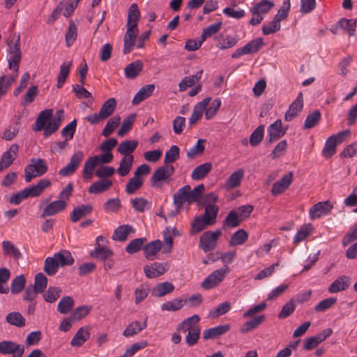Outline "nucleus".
Wrapping results in <instances>:
<instances>
[{
  "label": "nucleus",
  "instance_id": "nucleus-1",
  "mask_svg": "<svg viewBox=\"0 0 357 357\" xmlns=\"http://www.w3.org/2000/svg\"><path fill=\"white\" fill-rule=\"evenodd\" d=\"M52 113V109H45L40 112L36 120L33 130L35 132L43 130V135L45 137H48L54 133L61 126L63 111H58L56 116L51 119Z\"/></svg>",
  "mask_w": 357,
  "mask_h": 357
},
{
  "label": "nucleus",
  "instance_id": "nucleus-2",
  "mask_svg": "<svg viewBox=\"0 0 357 357\" xmlns=\"http://www.w3.org/2000/svg\"><path fill=\"white\" fill-rule=\"evenodd\" d=\"M204 190V184L197 185L193 190H191L189 185H184L174 195V204L177 208H180L185 202L189 204L195 203L199 199Z\"/></svg>",
  "mask_w": 357,
  "mask_h": 357
},
{
  "label": "nucleus",
  "instance_id": "nucleus-3",
  "mask_svg": "<svg viewBox=\"0 0 357 357\" xmlns=\"http://www.w3.org/2000/svg\"><path fill=\"white\" fill-rule=\"evenodd\" d=\"M52 185L49 179L43 178L38 181L36 185L28 187L20 192L14 194L10 197V202L15 205L19 204L22 200L31 197H36L40 196L44 190Z\"/></svg>",
  "mask_w": 357,
  "mask_h": 357
},
{
  "label": "nucleus",
  "instance_id": "nucleus-4",
  "mask_svg": "<svg viewBox=\"0 0 357 357\" xmlns=\"http://www.w3.org/2000/svg\"><path fill=\"white\" fill-rule=\"evenodd\" d=\"M116 104L115 98H109L102 104L98 113L88 115L85 119L92 125L98 124L112 115L116 109Z\"/></svg>",
  "mask_w": 357,
  "mask_h": 357
},
{
  "label": "nucleus",
  "instance_id": "nucleus-5",
  "mask_svg": "<svg viewBox=\"0 0 357 357\" xmlns=\"http://www.w3.org/2000/svg\"><path fill=\"white\" fill-rule=\"evenodd\" d=\"M174 171V167L172 165H164L158 167L150 178L152 186L158 188H161L163 183H169L172 181Z\"/></svg>",
  "mask_w": 357,
  "mask_h": 357
},
{
  "label": "nucleus",
  "instance_id": "nucleus-6",
  "mask_svg": "<svg viewBox=\"0 0 357 357\" xmlns=\"http://www.w3.org/2000/svg\"><path fill=\"white\" fill-rule=\"evenodd\" d=\"M230 272V268L228 266L215 270L209 274L202 282L201 286L205 289H211L219 285Z\"/></svg>",
  "mask_w": 357,
  "mask_h": 357
},
{
  "label": "nucleus",
  "instance_id": "nucleus-7",
  "mask_svg": "<svg viewBox=\"0 0 357 357\" xmlns=\"http://www.w3.org/2000/svg\"><path fill=\"white\" fill-rule=\"evenodd\" d=\"M47 166L43 159H32L31 163L28 165L24 169V179L29 183L33 178L40 176L47 172Z\"/></svg>",
  "mask_w": 357,
  "mask_h": 357
},
{
  "label": "nucleus",
  "instance_id": "nucleus-8",
  "mask_svg": "<svg viewBox=\"0 0 357 357\" xmlns=\"http://www.w3.org/2000/svg\"><path fill=\"white\" fill-rule=\"evenodd\" d=\"M221 235L222 231L219 229L215 231L204 232L199 237V248L204 252L215 250Z\"/></svg>",
  "mask_w": 357,
  "mask_h": 357
},
{
  "label": "nucleus",
  "instance_id": "nucleus-9",
  "mask_svg": "<svg viewBox=\"0 0 357 357\" xmlns=\"http://www.w3.org/2000/svg\"><path fill=\"white\" fill-rule=\"evenodd\" d=\"M264 42L261 38H257L248 43L243 47L237 49L232 54L231 58L237 59L244 54H254L257 52L263 46Z\"/></svg>",
  "mask_w": 357,
  "mask_h": 357
},
{
  "label": "nucleus",
  "instance_id": "nucleus-10",
  "mask_svg": "<svg viewBox=\"0 0 357 357\" xmlns=\"http://www.w3.org/2000/svg\"><path fill=\"white\" fill-rule=\"evenodd\" d=\"M24 346L13 341L4 340L0 342V354H12V357H22L24 353Z\"/></svg>",
  "mask_w": 357,
  "mask_h": 357
},
{
  "label": "nucleus",
  "instance_id": "nucleus-11",
  "mask_svg": "<svg viewBox=\"0 0 357 357\" xmlns=\"http://www.w3.org/2000/svg\"><path fill=\"white\" fill-rule=\"evenodd\" d=\"M287 132V128H282V123L280 119L276 120L268 128V136L266 141L268 144H272L283 137Z\"/></svg>",
  "mask_w": 357,
  "mask_h": 357
},
{
  "label": "nucleus",
  "instance_id": "nucleus-12",
  "mask_svg": "<svg viewBox=\"0 0 357 357\" xmlns=\"http://www.w3.org/2000/svg\"><path fill=\"white\" fill-rule=\"evenodd\" d=\"M333 208V205L330 201L318 202L310 208L309 211L310 218L311 220L319 218L328 214Z\"/></svg>",
  "mask_w": 357,
  "mask_h": 357
},
{
  "label": "nucleus",
  "instance_id": "nucleus-13",
  "mask_svg": "<svg viewBox=\"0 0 357 357\" xmlns=\"http://www.w3.org/2000/svg\"><path fill=\"white\" fill-rule=\"evenodd\" d=\"M168 270L166 263L154 262L144 267V272L148 278L159 277L166 273Z\"/></svg>",
  "mask_w": 357,
  "mask_h": 357
},
{
  "label": "nucleus",
  "instance_id": "nucleus-14",
  "mask_svg": "<svg viewBox=\"0 0 357 357\" xmlns=\"http://www.w3.org/2000/svg\"><path fill=\"white\" fill-rule=\"evenodd\" d=\"M19 146L17 144L10 145L9 149L2 155L0 160V171H3L11 165L17 156Z\"/></svg>",
  "mask_w": 357,
  "mask_h": 357
},
{
  "label": "nucleus",
  "instance_id": "nucleus-15",
  "mask_svg": "<svg viewBox=\"0 0 357 357\" xmlns=\"http://www.w3.org/2000/svg\"><path fill=\"white\" fill-rule=\"evenodd\" d=\"M293 176V173L289 172L275 182L272 187L271 194L273 196H277L284 192L292 183Z\"/></svg>",
  "mask_w": 357,
  "mask_h": 357
},
{
  "label": "nucleus",
  "instance_id": "nucleus-16",
  "mask_svg": "<svg viewBox=\"0 0 357 357\" xmlns=\"http://www.w3.org/2000/svg\"><path fill=\"white\" fill-rule=\"evenodd\" d=\"M231 326L229 324L219 325L215 327L210 328L203 332L202 337L204 340L216 339L229 331Z\"/></svg>",
  "mask_w": 357,
  "mask_h": 357
},
{
  "label": "nucleus",
  "instance_id": "nucleus-17",
  "mask_svg": "<svg viewBox=\"0 0 357 357\" xmlns=\"http://www.w3.org/2000/svg\"><path fill=\"white\" fill-rule=\"evenodd\" d=\"M66 202L64 200H56L50 202L44 208L40 217L45 218L47 216H52L56 215L66 208Z\"/></svg>",
  "mask_w": 357,
  "mask_h": 357
},
{
  "label": "nucleus",
  "instance_id": "nucleus-18",
  "mask_svg": "<svg viewBox=\"0 0 357 357\" xmlns=\"http://www.w3.org/2000/svg\"><path fill=\"white\" fill-rule=\"evenodd\" d=\"M163 244H162V250L163 253H170L173 246V236L178 234L176 228L167 227L163 231Z\"/></svg>",
  "mask_w": 357,
  "mask_h": 357
},
{
  "label": "nucleus",
  "instance_id": "nucleus-19",
  "mask_svg": "<svg viewBox=\"0 0 357 357\" xmlns=\"http://www.w3.org/2000/svg\"><path fill=\"white\" fill-rule=\"evenodd\" d=\"M350 284L351 278L346 275H342L330 284L328 290L331 294L337 293L346 290Z\"/></svg>",
  "mask_w": 357,
  "mask_h": 357
},
{
  "label": "nucleus",
  "instance_id": "nucleus-20",
  "mask_svg": "<svg viewBox=\"0 0 357 357\" xmlns=\"http://www.w3.org/2000/svg\"><path fill=\"white\" fill-rule=\"evenodd\" d=\"M147 327V319L143 322L134 321L130 323L123 331V335L126 337H132L137 335Z\"/></svg>",
  "mask_w": 357,
  "mask_h": 357
},
{
  "label": "nucleus",
  "instance_id": "nucleus-21",
  "mask_svg": "<svg viewBox=\"0 0 357 357\" xmlns=\"http://www.w3.org/2000/svg\"><path fill=\"white\" fill-rule=\"evenodd\" d=\"M127 28L128 29L123 39L124 48L123 52L125 54H129L132 50L138 32L137 28L129 26H127Z\"/></svg>",
  "mask_w": 357,
  "mask_h": 357
},
{
  "label": "nucleus",
  "instance_id": "nucleus-22",
  "mask_svg": "<svg viewBox=\"0 0 357 357\" xmlns=\"http://www.w3.org/2000/svg\"><path fill=\"white\" fill-rule=\"evenodd\" d=\"M210 100V98H204L195 106L191 116L189 119L190 125L196 123L197 121L201 119Z\"/></svg>",
  "mask_w": 357,
  "mask_h": 357
},
{
  "label": "nucleus",
  "instance_id": "nucleus-23",
  "mask_svg": "<svg viewBox=\"0 0 357 357\" xmlns=\"http://www.w3.org/2000/svg\"><path fill=\"white\" fill-rule=\"evenodd\" d=\"M161 248L162 242L160 240L153 241L144 246V257L149 260H153Z\"/></svg>",
  "mask_w": 357,
  "mask_h": 357
},
{
  "label": "nucleus",
  "instance_id": "nucleus-24",
  "mask_svg": "<svg viewBox=\"0 0 357 357\" xmlns=\"http://www.w3.org/2000/svg\"><path fill=\"white\" fill-rule=\"evenodd\" d=\"M91 336L88 327H81L73 336L70 344L73 347H80L86 342Z\"/></svg>",
  "mask_w": 357,
  "mask_h": 357
},
{
  "label": "nucleus",
  "instance_id": "nucleus-25",
  "mask_svg": "<svg viewBox=\"0 0 357 357\" xmlns=\"http://www.w3.org/2000/svg\"><path fill=\"white\" fill-rule=\"evenodd\" d=\"M135 230L130 225L119 226L114 232L112 239L118 241H125L130 234H135Z\"/></svg>",
  "mask_w": 357,
  "mask_h": 357
},
{
  "label": "nucleus",
  "instance_id": "nucleus-26",
  "mask_svg": "<svg viewBox=\"0 0 357 357\" xmlns=\"http://www.w3.org/2000/svg\"><path fill=\"white\" fill-rule=\"evenodd\" d=\"M93 207L90 204H83L75 208L70 215V220L73 222H77L81 218L91 213Z\"/></svg>",
  "mask_w": 357,
  "mask_h": 357
},
{
  "label": "nucleus",
  "instance_id": "nucleus-27",
  "mask_svg": "<svg viewBox=\"0 0 357 357\" xmlns=\"http://www.w3.org/2000/svg\"><path fill=\"white\" fill-rule=\"evenodd\" d=\"M199 321V316L198 314H193L181 322L177 326V331L185 333L188 331L194 330L195 328H200L197 326Z\"/></svg>",
  "mask_w": 357,
  "mask_h": 357
},
{
  "label": "nucleus",
  "instance_id": "nucleus-28",
  "mask_svg": "<svg viewBox=\"0 0 357 357\" xmlns=\"http://www.w3.org/2000/svg\"><path fill=\"white\" fill-rule=\"evenodd\" d=\"M154 89V84H147L142 87L133 98L132 100V105H138L142 101L150 97L152 95Z\"/></svg>",
  "mask_w": 357,
  "mask_h": 357
},
{
  "label": "nucleus",
  "instance_id": "nucleus-29",
  "mask_svg": "<svg viewBox=\"0 0 357 357\" xmlns=\"http://www.w3.org/2000/svg\"><path fill=\"white\" fill-rule=\"evenodd\" d=\"M98 162L99 157L98 155L90 157L85 162L82 171V176L84 180L89 181L91 179L93 171Z\"/></svg>",
  "mask_w": 357,
  "mask_h": 357
},
{
  "label": "nucleus",
  "instance_id": "nucleus-30",
  "mask_svg": "<svg viewBox=\"0 0 357 357\" xmlns=\"http://www.w3.org/2000/svg\"><path fill=\"white\" fill-rule=\"evenodd\" d=\"M61 267L71 266L74 264L75 259L70 251L61 250L53 255Z\"/></svg>",
  "mask_w": 357,
  "mask_h": 357
},
{
  "label": "nucleus",
  "instance_id": "nucleus-31",
  "mask_svg": "<svg viewBox=\"0 0 357 357\" xmlns=\"http://www.w3.org/2000/svg\"><path fill=\"white\" fill-rule=\"evenodd\" d=\"M143 69V63L137 60L129 63L125 68V75L128 79H135L137 77Z\"/></svg>",
  "mask_w": 357,
  "mask_h": 357
},
{
  "label": "nucleus",
  "instance_id": "nucleus-32",
  "mask_svg": "<svg viewBox=\"0 0 357 357\" xmlns=\"http://www.w3.org/2000/svg\"><path fill=\"white\" fill-rule=\"evenodd\" d=\"M174 289V286L169 282H163L158 284L152 289V294L156 297H162L172 293Z\"/></svg>",
  "mask_w": 357,
  "mask_h": 357
},
{
  "label": "nucleus",
  "instance_id": "nucleus-33",
  "mask_svg": "<svg viewBox=\"0 0 357 357\" xmlns=\"http://www.w3.org/2000/svg\"><path fill=\"white\" fill-rule=\"evenodd\" d=\"M212 169L211 162H205L197 166L192 172L191 178L194 181L204 178Z\"/></svg>",
  "mask_w": 357,
  "mask_h": 357
},
{
  "label": "nucleus",
  "instance_id": "nucleus-34",
  "mask_svg": "<svg viewBox=\"0 0 357 357\" xmlns=\"http://www.w3.org/2000/svg\"><path fill=\"white\" fill-rule=\"evenodd\" d=\"M218 211V206L209 204L205 206V211L202 217L208 222V225H213L216 221Z\"/></svg>",
  "mask_w": 357,
  "mask_h": 357
},
{
  "label": "nucleus",
  "instance_id": "nucleus-35",
  "mask_svg": "<svg viewBox=\"0 0 357 357\" xmlns=\"http://www.w3.org/2000/svg\"><path fill=\"white\" fill-rule=\"evenodd\" d=\"M134 162L133 155H127L123 157L119 163V167L117 169V173L121 176H126L129 174L132 169V166Z\"/></svg>",
  "mask_w": 357,
  "mask_h": 357
},
{
  "label": "nucleus",
  "instance_id": "nucleus-36",
  "mask_svg": "<svg viewBox=\"0 0 357 357\" xmlns=\"http://www.w3.org/2000/svg\"><path fill=\"white\" fill-rule=\"evenodd\" d=\"M244 176V170L243 169H238L233 172L225 183V186L227 189H233L238 187L241 182Z\"/></svg>",
  "mask_w": 357,
  "mask_h": 357
},
{
  "label": "nucleus",
  "instance_id": "nucleus-37",
  "mask_svg": "<svg viewBox=\"0 0 357 357\" xmlns=\"http://www.w3.org/2000/svg\"><path fill=\"white\" fill-rule=\"evenodd\" d=\"M138 145V142L136 140H126L123 141L119 145L117 151L123 157L127 155H132L131 153L136 149Z\"/></svg>",
  "mask_w": 357,
  "mask_h": 357
},
{
  "label": "nucleus",
  "instance_id": "nucleus-38",
  "mask_svg": "<svg viewBox=\"0 0 357 357\" xmlns=\"http://www.w3.org/2000/svg\"><path fill=\"white\" fill-rule=\"evenodd\" d=\"M140 12L138 6L132 3L128 10L127 26L137 28L139 20Z\"/></svg>",
  "mask_w": 357,
  "mask_h": 357
},
{
  "label": "nucleus",
  "instance_id": "nucleus-39",
  "mask_svg": "<svg viewBox=\"0 0 357 357\" xmlns=\"http://www.w3.org/2000/svg\"><path fill=\"white\" fill-rule=\"evenodd\" d=\"M203 71L197 72L194 75L185 77L179 83L178 87L180 91H185L188 87L193 86L197 82L202 78Z\"/></svg>",
  "mask_w": 357,
  "mask_h": 357
},
{
  "label": "nucleus",
  "instance_id": "nucleus-40",
  "mask_svg": "<svg viewBox=\"0 0 357 357\" xmlns=\"http://www.w3.org/2000/svg\"><path fill=\"white\" fill-rule=\"evenodd\" d=\"M17 74L15 75H6L0 77V100L6 94L13 83L15 81Z\"/></svg>",
  "mask_w": 357,
  "mask_h": 357
},
{
  "label": "nucleus",
  "instance_id": "nucleus-41",
  "mask_svg": "<svg viewBox=\"0 0 357 357\" xmlns=\"http://www.w3.org/2000/svg\"><path fill=\"white\" fill-rule=\"evenodd\" d=\"M274 6L273 2L268 0H262L250 9V12L253 15L256 14H266Z\"/></svg>",
  "mask_w": 357,
  "mask_h": 357
},
{
  "label": "nucleus",
  "instance_id": "nucleus-42",
  "mask_svg": "<svg viewBox=\"0 0 357 357\" xmlns=\"http://www.w3.org/2000/svg\"><path fill=\"white\" fill-rule=\"evenodd\" d=\"M112 185V182L109 180H100L93 183L89 188L90 194H99L107 190Z\"/></svg>",
  "mask_w": 357,
  "mask_h": 357
},
{
  "label": "nucleus",
  "instance_id": "nucleus-43",
  "mask_svg": "<svg viewBox=\"0 0 357 357\" xmlns=\"http://www.w3.org/2000/svg\"><path fill=\"white\" fill-rule=\"evenodd\" d=\"M248 238V234L244 229H241L232 234L229 242V245L237 246L243 244Z\"/></svg>",
  "mask_w": 357,
  "mask_h": 357
},
{
  "label": "nucleus",
  "instance_id": "nucleus-44",
  "mask_svg": "<svg viewBox=\"0 0 357 357\" xmlns=\"http://www.w3.org/2000/svg\"><path fill=\"white\" fill-rule=\"evenodd\" d=\"M242 222L238 216V213L235 210H231L227 214L223 222L224 227L234 228L240 225Z\"/></svg>",
  "mask_w": 357,
  "mask_h": 357
},
{
  "label": "nucleus",
  "instance_id": "nucleus-45",
  "mask_svg": "<svg viewBox=\"0 0 357 357\" xmlns=\"http://www.w3.org/2000/svg\"><path fill=\"white\" fill-rule=\"evenodd\" d=\"M59 268V265L54 256L48 257L45 259L43 270L47 275L50 276L54 275L57 273Z\"/></svg>",
  "mask_w": 357,
  "mask_h": 357
},
{
  "label": "nucleus",
  "instance_id": "nucleus-46",
  "mask_svg": "<svg viewBox=\"0 0 357 357\" xmlns=\"http://www.w3.org/2000/svg\"><path fill=\"white\" fill-rule=\"evenodd\" d=\"M6 321L10 325L20 328L26 325V319L18 312H13L8 313L6 317Z\"/></svg>",
  "mask_w": 357,
  "mask_h": 357
},
{
  "label": "nucleus",
  "instance_id": "nucleus-47",
  "mask_svg": "<svg viewBox=\"0 0 357 357\" xmlns=\"http://www.w3.org/2000/svg\"><path fill=\"white\" fill-rule=\"evenodd\" d=\"M113 254V251L109 248L104 246H97V248L90 253V255L91 257L98 259L101 261H105L112 257Z\"/></svg>",
  "mask_w": 357,
  "mask_h": 357
},
{
  "label": "nucleus",
  "instance_id": "nucleus-48",
  "mask_svg": "<svg viewBox=\"0 0 357 357\" xmlns=\"http://www.w3.org/2000/svg\"><path fill=\"white\" fill-rule=\"evenodd\" d=\"M265 315L261 314L254 317L252 319L245 323L241 329L242 333H246L257 328L265 320Z\"/></svg>",
  "mask_w": 357,
  "mask_h": 357
},
{
  "label": "nucleus",
  "instance_id": "nucleus-49",
  "mask_svg": "<svg viewBox=\"0 0 357 357\" xmlns=\"http://www.w3.org/2000/svg\"><path fill=\"white\" fill-rule=\"evenodd\" d=\"M312 230L313 227L311 224H305L302 225L294 238V244L297 245L300 242L305 240L307 236L312 233Z\"/></svg>",
  "mask_w": 357,
  "mask_h": 357
},
{
  "label": "nucleus",
  "instance_id": "nucleus-50",
  "mask_svg": "<svg viewBox=\"0 0 357 357\" xmlns=\"http://www.w3.org/2000/svg\"><path fill=\"white\" fill-rule=\"evenodd\" d=\"M72 66V61L64 62L60 67V72L57 77V88L60 89L66 82V78L69 74L70 68Z\"/></svg>",
  "mask_w": 357,
  "mask_h": 357
},
{
  "label": "nucleus",
  "instance_id": "nucleus-51",
  "mask_svg": "<svg viewBox=\"0 0 357 357\" xmlns=\"http://www.w3.org/2000/svg\"><path fill=\"white\" fill-rule=\"evenodd\" d=\"M16 126H8L3 132L2 139L10 141L14 139L19 132V128L17 125L20 123L21 116L17 115L15 116Z\"/></svg>",
  "mask_w": 357,
  "mask_h": 357
},
{
  "label": "nucleus",
  "instance_id": "nucleus-52",
  "mask_svg": "<svg viewBox=\"0 0 357 357\" xmlns=\"http://www.w3.org/2000/svg\"><path fill=\"white\" fill-rule=\"evenodd\" d=\"M120 122V116H114L112 118L109 119L107 122L104 129L102 130V135L106 137H109L119 126Z\"/></svg>",
  "mask_w": 357,
  "mask_h": 357
},
{
  "label": "nucleus",
  "instance_id": "nucleus-53",
  "mask_svg": "<svg viewBox=\"0 0 357 357\" xmlns=\"http://www.w3.org/2000/svg\"><path fill=\"white\" fill-rule=\"evenodd\" d=\"M206 143V139H198L196 144L193 147L190 148L187 152V157L190 159H193L197 155H202L204 151Z\"/></svg>",
  "mask_w": 357,
  "mask_h": 357
},
{
  "label": "nucleus",
  "instance_id": "nucleus-54",
  "mask_svg": "<svg viewBox=\"0 0 357 357\" xmlns=\"http://www.w3.org/2000/svg\"><path fill=\"white\" fill-rule=\"evenodd\" d=\"M74 306V300L70 296L63 297L58 303L57 310L61 314L68 313Z\"/></svg>",
  "mask_w": 357,
  "mask_h": 357
},
{
  "label": "nucleus",
  "instance_id": "nucleus-55",
  "mask_svg": "<svg viewBox=\"0 0 357 357\" xmlns=\"http://www.w3.org/2000/svg\"><path fill=\"white\" fill-rule=\"evenodd\" d=\"M136 114H131L123 121L121 126L118 130V135L119 136L124 135L131 130L132 125L136 120Z\"/></svg>",
  "mask_w": 357,
  "mask_h": 357
},
{
  "label": "nucleus",
  "instance_id": "nucleus-56",
  "mask_svg": "<svg viewBox=\"0 0 357 357\" xmlns=\"http://www.w3.org/2000/svg\"><path fill=\"white\" fill-rule=\"evenodd\" d=\"M264 129L265 126L260 125L251 133L249 141L252 146H257L262 141L264 135Z\"/></svg>",
  "mask_w": 357,
  "mask_h": 357
},
{
  "label": "nucleus",
  "instance_id": "nucleus-57",
  "mask_svg": "<svg viewBox=\"0 0 357 357\" xmlns=\"http://www.w3.org/2000/svg\"><path fill=\"white\" fill-rule=\"evenodd\" d=\"M180 149L176 145H173L166 152L164 158L165 165H171L179 158Z\"/></svg>",
  "mask_w": 357,
  "mask_h": 357
},
{
  "label": "nucleus",
  "instance_id": "nucleus-58",
  "mask_svg": "<svg viewBox=\"0 0 357 357\" xmlns=\"http://www.w3.org/2000/svg\"><path fill=\"white\" fill-rule=\"evenodd\" d=\"M321 119V113L319 110H314L308 114L305 120L303 128L311 129L317 126Z\"/></svg>",
  "mask_w": 357,
  "mask_h": 357
},
{
  "label": "nucleus",
  "instance_id": "nucleus-59",
  "mask_svg": "<svg viewBox=\"0 0 357 357\" xmlns=\"http://www.w3.org/2000/svg\"><path fill=\"white\" fill-rule=\"evenodd\" d=\"M146 238H138L132 240L126 247V251L128 254H134L139 251L143 245L146 242Z\"/></svg>",
  "mask_w": 357,
  "mask_h": 357
},
{
  "label": "nucleus",
  "instance_id": "nucleus-60",
  "mask_svg": "<svg viewBox=\"0 0 357 357\" xmlns=\"http://www.w3.org/2000/svg\"><path fill=\"white\" fill-rule=\"evenodd\" d=\"M2 247L4 255H12L16 260L22 258V254L20 251L11 242L8 241H3Z\"/></svg>",
  "mask_w": 357,
  "mask_h": 357
},
{
  "label": "nucleus",
  "instance_id": "nucleus-61",
  "mask_svg": "<svg viewBox=\"0 0 357 357\" xmlns=\"http://www.w3.org/2000/svg\"><path fill=\"white\" fill-rule=\"evenodd\" d=\"M26 279L24 275L15 277L11 283L10 291L13 294L20 293L25 287Z\"/></svg>",
  "mask_w": 357,
  "mask_h": 357
},
{
  "label": "nucleus",
  "instance_id": "nucleus-62",
  "mask_svg": "<svg viewBox=\"0 0 357 357\" xmlns=\"http://www.w3.org/2000/svg\"><path fill=\"white\" fill-rule=\"evenodd\" d=\"M183 301L181 298H175L172 301L166 302L161 305L162 311H178L183 307Z\"/></svg>",
  "mask_w": 357,
  "mask_h": 357
},
{
  "label": "nucleus",
  "instance_id": "nucleus-63",
  "mask_svg": "<svg viewBox=\"0 0 357 357\" xmlns=\"http://www.w3.org/2000/svg\"><path fill=\"white\" fill-rule=\"evenodd\" d=\"M338 25L340 28L347 31L349 36H353L354 35L356 26V20L342 18L339 20Z\"/></svg>",
  "mask_w": 357,
  "mask_h": 357
},
{
  "label": "nucleus",
  "instance_id": "nucleus-64",
  "mask_svg": "<svg viewBox=\"0 0 357 357\" xmlns=\"http://www.w3.org/2000/svg\"><path fill=\"white\" fill-rule=\"evenodd\" d=\"M208 225V222L202 216L196 217L191 224L190 234L199 233Z\"/></svg>",
  "mask_w": 357,
  "mask_h": 357
}]
</instances>
